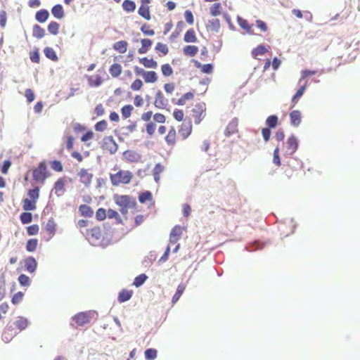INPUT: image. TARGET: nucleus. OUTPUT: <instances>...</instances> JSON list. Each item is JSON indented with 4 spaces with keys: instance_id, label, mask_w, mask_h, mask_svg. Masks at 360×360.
<instances>
[{
    "instance_id": "obj_1",
    "label": "nucleus",
    "mask_w": 360,
    "mask_h": 360,
    "mask_svg": "<svg viewBox=\"0 0 360 360\" xmlns=\"http://www.w3.org/2000/svg\"><path fill=\"white\" fill-rule=\"evenodd\" d=\"M114 200L116 205L120 207V212L126 214L129 209H134L136 206V202L134 198L127 195H115Z\"/></svg>"
},
{
    "instance_id": "obj_2",
    "label": "nucleus",
    "mask_w": 360,
    "mask_h": 360,
    "mask_svg": "<svg viewBox=\"0 0 360 360\" xmlns=\"http://www.w3.org/2000/svg\"><path fill=\"white\" fill-rule=\"evenodd\" d=\"M132 177L133 174L129 171L120 170L115 174H110V180L114 186L121 184H127L131 181Z\"/></svg>"
},
{
    "instance_id": "obj_3",
    "label": "nucleus",
    "mask_w": 360,
    "mask_h": 360,
    "mask_svg": "<svg viewBox=\"0 0 360 360\" xmlns=\"http://www.w3.org/2000/svg\"><path fill=\"white\" fill-rule=\"evenodd\" d=\"M33 179L39 183H44L46 179L49 176L47 167L44 162L39 164L38 167L33 169L32 172Z\"/></svg>"
},
{
    "instance_id": "obj_4",
    "label": "nucleus",
    "mask_w": 360,
    "mask_h": 360,
    "mask_svg": "<svg viewBox=\"0 0 360 360\" xmlns=\"http://www.w3.org/2000/svg\"><path fill=\"white\" fill-rule=\"evenodd\" d=\"M206 115V105L205 103H197L192 109V116L196 124L200 123Z\"/></svg>"
},
{
    "instance_id": "obj_5",
    "label": "nucleus",
    "mask_w": 360,
    "mask_h": 360,
    "mask_svg": "<svg viewBox=\"0 0 360 360\" xmlns=\"http://www.w3.org/2000/svg\"><path fill=\"white\" fill-rule=\"evenodd\" d=\"M103 148L110 154H114L118 149V146L112 136L103 139Z\"/></svg>"
},
{
    "instance_id": "obj_6",
    "label": "nucleus",
    "mask_w": 360,
    "mask_h": 360,
    "mask_svg": "<svg viewBox=\"0 0 360 360\" xmlns=\"http://www.w3.org/2000/svg\"><path fill=\"white\" fill-rule=\"evenodd\" d=\"M192 132V124L190 119L185 120L180 126L179 134L182 139H186Z\"/></svg>"
},
{
    "instance_id": "obj_7",
    "label": "nucleus",
    "mask_w": 360,
    "mask_h": 360,
    "mask_svg": "<svg viewBox=\"0 0 360 360\" xmlns=\"http://www.w3.org/2000/svg\"><path fill=\"white\" fill-rule=\"evenodd\" d=\"M86 237L90 242H96L102 238V231L100 226H94L87 229L86 231Z\"/></svg>"
},
{
    "instance_id": "obj_8",
    "label": "nucleus",
    "mask_w": 360,
    "mask_h": 360,
    "mask_svg": "<svg viewBox=\"0 0 360 360\" xmlns=\"http://www.w3.org/2000/svg\"><path fill=\"white\" fill-rule=\"evenodd\" d=\"M79 181L83 184L86 187H88L93 179V174L86 169H81L77 174Z\"/></svg>"
},
{
    "instance_id": "obj_9",
    "label": "nucleus",
    "mask_w": 360,
    "mask_h": 360,
    "mask_svg": "<svg viewBox=\"0 0 360 360\" xmlns=\"http://www.w3.org/2000/svg\"><path fill=\"white\" fill-rule=\"evenodd\" d=\"M154 105L159 109H165L168 105V100L165 97L162 91H158L155 94Z\"/></svg>"
},
{
    "instance_id": "obj_10",
    "label": "nucleus",
    "mask_w": 360,
    "mask_h": 360,
    "mask_svg": "<svg viewBox=\"0 0 360 360\" xmlns=\"http://www.w3.org/2000/svg\"><path fill=\"white\" fill-rule=\"evenodd\" d=\"M298 148V141L295 136H290L286 142V153L292 155Z\"/></svg>"
},
{
    "instance_id": "obj_11",
    "label": "nucleus",
    "mask_w": 360,
    "mask_h": 360,
    "mask_svg": "<svg viewBox=\"0 0 360 360\" xmlns=\"http://www.w3.org/2000/svg\"><path fill=\"white\" fill-rule=\"evenodd\" d=\"M183 233V228L181 226H175L169 234V243L175 244L181 238Z\"/></svg>"
},
{
    "instance_id": "obj_12",
    "label": "nucleus",
    "mask_w": 360,
    "mask_h": 360,
    "mask_svg": "<svg viewBox=\"0 0 360 360\" xmlns=\"http://www.w3.org/2000/svg\"><path fill=\"white\" fill-rule=\"evenodd\" d=\"M73 319L79 326H82L90 322V317L87 312H80L76 314Z\"/></svg>"
},
{
    "instance_id": "obj_13",
    "label": "nucleus",
    "mask_w": 360,
    "mask_h": 360,
    "mask_svg": "<svg viewBox=\"0 0 360 360\" xmlns=\"http://www.w3.org/2000/svg\"><path fill=\"white\" fill-rule=\"evenodd\" d=\"M238 120L235 117L232 119L228 124L226 130L225 135L229 136L238 132Z\"/></svg>"
},
{
    "instance_id": "obj_14",
    "label": "nucleus",
    "mask_w": 360,
    "mask_h": 360,
    "mask_svg": "<svg viewBox=\"0 0 360 360\" xmlns=\"http://www.w3.org/2000/svg\"><path fill=\"white\" fill-rule=\"evenodd\" d=\"M56 226L57 224L53 218H51L47 221L44 226V229L47 234L49 235V239L53 238V236L55 235L56 231Z\"/></svg>"
},
{
    "instance_id": "obj_15",
    "label": "nucleus",
    "mask_w": 360,
    "mask_h": 360,
    "mask_svg": "<svg viewBox=\"0 0 360 360\" xmlns=\"http://www.w3.org/2000/svg\"><path fill=\"white\" fill-rule=\"evenodd\" d=\"M65 184L66 180L65 178H60L55 182L53 189L57 196H61L64 194L65 191Z\"/></svg>"
},
{
    "instance_id": "obj_16",
    "label": "nucleus",
    "mask_w": 360,
    "mask_h": 360,
    "mask_svg": "<svg viewBox=\"0 0 360 360\" xmlns=\"http://www.w3.org/2000/svg\"><path fill=\"white\" fill-rule=\"evenodd\" d=\"M195 96V91H189L184 94L174 103L178 105H185L188 101H193Z\"/></svg>"
},
{
    "instance_id": "obj_17",
    "label": "nucleus",
    "mask_w": 360,
    "mask_h": 360,
    "mask_svg": "<svg viewBox=\"0 0 360 360\" xmlns=\"http://www.w3.org/2000/svg\"><path fill=\"white\" fill-rule=\"evenodd\" d=\"M290 124L294 127H297L301 123L302 115L299 110H292L290 113Z\"/></svg>"
},
{
    "instance_id": "obj_18",
    "label": "nucleus",
    "mask_w": 360,
    "mask_h": 360,
    "mask_svg": "<svg viewBox=\"0 0 360 360\" xmlns=\"http://www.w3.org/2000/svg\"><path fill=\"white\" fill-rule=\"evenodd\" d=\"M37 266L36 259L32 257H29L25 260V267L30 273L35 271Z\"/></svg>"
},
{
    "instance_id": "obj_19",
    "label": "nucleus",
    "mask_w": 360,
    "mask_h": 360,
    "mask_svg": "<svg viewBox=\"0 0 360 360\" xmlns=\"http://www.w3.org/2000/svg\"><path fill=\"white\" fill-rule=\"evenodd\" d=\"M87 81L89 85L91 87H98L103 83L102 77L98 75L88 76Z\"/></svg>"
},
{
    "instance_id": "obj_20",
    "label": "nucleus",
    "mask_w": 360,
    "mask_h": 360,
    "mask_svg": "<svg viewBox=\"0 0 360 360\" xmlns=\"http://www.w3.org/2000/svg\"><path fill=\"white\" fill-rule=\"evenodd\" d=\"M134 292L131 290L123 289L120 292L117 300L120 303L127 302L131 298Z\"/></svg>"
},
{
    "instance_id": "obj_21",
    "label": "nucleus",
    "mask_w": 360,
    "mask_h": 360,
    "mask_svg": "<svg viewBox=\"0 0 360 360\" xmlns=\"http://www.w3.org/2000/svg\"><path fill=\"white\" fill-rule=\"evenodd\" d=\"M176 130L174 127H171L165 137V141L168 146H174L176 143Z\"/></svg>"
},
{
    "instance_id": "obj_22",
    "label": "nucleus",
    "mask_w": 360,
    "mask_h": 360,
    "mask_svg": "<svg viewBox=\"0 0 360 360\" xmlns=\"http://www.w3.org/2000/svg\"><path fill=\"white\" fill-rule=\"evenodd\" d=\"M123 157L125 160L131 162H138L140 158L138 153L129 150L123 153Z\"/></svg>"
},
{
    "instance_id": "obj_23",
    "label": "nucleus",
    "mask_w": 360,
    "mask_h": 360,
    "mask_svg": "<svg viewBox=\"0 0 360 360\" xmlns=\"http://www.w3.org/2000/svg\"><path fill=\"white\" fill-rule=\"evenodd\" d=\"M13 325L17 329H18L19 331H22L27 327L28 321L25 317L18 316L16 321L13 323Z\"/></svg>"
},
{
    "instance_id": "obj_24",
    "label": "nucleus",
    "mask_w": 360,
    "mask_h": 360,
    "mask_svg": "<svg viewBox=\"0 0 360 360\" xmlns=\"http://www.w3.org/2000/svg\"><path fill=\"white\" fill-rule=\"evenodd\" d=\"M199 51V49L197 46L194 45H187L185 46L183 49V53L186 56L193 57L195 56Z\"/></svg>"
},
{
    "instance_id": "obj_25",
    "label": "nucleus",
    "mask_w": 360,
    "mask_h": 360,
    "mask_svg": "<svg viewBox=\"0 0 360 360\" xmlns=\"http://www.w3.org/2000/svg\"><path fill=\"white\" fill-rule=\"evenodd\" d=\"M292 13L296 18H300V19L302 18L303 16H304L307 18V20H308L309 21H311L312 18H313L312 14L309 11L302 12L300 9L294 8L292 10Z\"/></svg>"
},
{
    "instance_id": "obj_26",
    "label": "nucleus",
    "mask_w": 360,
    "mask_h": 360,
    "mask_svg": "<svg viewBox=\"0 0 360 360\" xmlns=\"http://www.w3.org/2000/svg\"><path fill=\"white\" fill-rule=\"evenodd\" d=\"M37 202L25 198L22 200V208L25 211H33L37 209Z\"/></svg>"
},
{
    "instance_id": "obj_27",
    "label": "nucleus",
    "mask_w": 360,
    "mask_h": 360,
    "mask_svg": "<svg viewBox=\"0 0 360 360\" xmlns=\"http://www.w3.org/2000/svg\"><path fill=\"white\" fill-rule=\"evenodd\" d=\"M51 13L58 19H61L65 15L63 8L60 4H57L53 6L51 8Z\"/></svg>"
},
{
    "instance_id": "obj_28",
    "label": "nucleus",
    "mask_w": 360,
    "mask_h": 360,
    "mask_svg": "<svg viewBox=\"0 0 360 360\" xmlns=\"http://www.w3.org/2000/svg\"><path fill=\"white\" fill-rule=\"evenodd\" d=\"M184 40L186 43H194L197 41V37L193 29H189L184 34Z\"/></svg>"
},
{
    "instance_id": "obj_29",
    "label": "nucleus",
    "mask_w": 360,
    "mask_h": 360,
    "mask_svg": "<svg viewBox=\"0 0 360 360\" xmlns=\"http://www.w3.org/2000/svg\"><path fill=\"white\" fill-rule=\"evenodd\" d=\"M122 71V68L119 63H113L109 68V72L113 77H119Z\"/></svg>"
},
{
    "instance_id": "obj_30",
    "label": "nucleus",
    "mask_w": 360,
    "mask_h": 360,
    "mask_svg": "<svg viewBox=\"0 0 360 360\" xmlns=\"http://www.w3.org/2000/svg\"><path fill=\"white\" fill-rule=\"evenodd\" d=\"M79 211L82 216L85 217H91L94 214L93 210L86 205H81L79 207Z\"/></svg>"
},
{
    "instance_id": "obj_31",
    "label": "nucleus",
    "mask_w": 360,
    "mask_h": 360,
    "mask_svg": "<svg viewBox=\"0 0 360 360\" xmlns=\"http://www.w3.org/2000/svg\"><path fill=\"white\" fill-rule=\"evenodd\" d=\"M143 78L146 83H154L158 80V75L155 71H146Z\"/></svg>"
},
{
    "instance_id": "obj_32",
    "label": "nucleus",
    "mask_w": 360,
    "mask_h": 360,
    "mask_svg": "<svg viewBox=\"0 0 360 360\" xmlns=\"http://www.w3.org/2000/svg\"><path fill=\"white\" fill-rule=\"evenodd\" d=\"M139 62L147 68H156L158 67V63L153 58H148L146 57L140 58Z\"/></svg>"
},
{
    "instance_id": "obj_33",
    "label": "nucleus",
    "mask_w": 360,
    "mask_h": 360,
    "mask_svg": "<svg viewBox=\"0 0 360 360\" xmlns=\"http://www.w3.org/2000/svg\"><path fill=\"white\" fill-rule=\"evenodd\" d=\"M238 23L239 26L245 30L247 32L252 34V25H250L245 19H243L240 17H238L237 19Z\"/></svg>"
},
{
    "instance_id": "obj_34",
    "label": "nucleus",
    "mask_w": 360,
    "mask_h": 360,
    "mask_svg": "<svg viewBox=\"0 0 360 360\" xmlns=\"http://www.w3.org/2000/svg\"><path fill=\"white\" fill-rule=\"evenodd\" d=\"M49 13L46 9H41L37 12L35 15L36 20L39 22H44L48 20Z\"/></svg>"
},
{
    "instance_id": "obj_35",
    "label": "nucleus",
    "mask_w": 360,
    "mask_h": 360,
    "mask_svg": "<svg viewBox=\"0 0 360 360\" xmlns=\"http://www.w3.org/2000/svg\"><path fill=\"white\" fill-rule=\"evenodd\" d=\"M15 334L16 332L13 331L11 326L6 327L2 334V339L4 341L8 342Z\"/></svg>"
},
{
    "instance_id": "obj_36",
    "label": "nucleus",
    "mask_w": 360,
    "mask_h": 360,
    "mask_svg": "<svg viewBox=\"0 0 360 360\" xmlns=\"http://www.w3.org/2000/svg\"><path fill=\"white\" fill-rule=\"evenodd\" d=\"M141 47L139 49L138 52L140 54L146 53L151 46L152 41L149 39H141Z\"/></svg>"
},
{
    "instance_id": "obj_37",
    "label": "nucleus",
    "mask_w": 360,
    "mask_h": 360,
    "mask_svg": "<svg viewBox=\"0 0 360 360\" xmlns=\"http://www.w3.org/2000/svg\"><path fill=\"white\" fill-rule=\"evenodd\" d=\"M127 42L126 41H119L114 44L113 49L120 53H124L127 50Z\"/></svg>"
},
{
    "instance_id": "obj_38",
    "label": "nucleus",
    "mask_w": 360,
    "mask_h": 360,
    "mask_svg": "<svg viewBox=\"0 0 360 360\" xmlns=\"http://www.w3.org/2000/svg\"><path fill=\"white\" fill-rule=\"evenodd\" d=\"M195 65L196 68H200L201 72L203 73L210 74L213 71V65L212 64L202 65L198 61H195Z\"/></svg>"
},
{
    "instance_id": "obj_39",
    "label": "nucleus",
    "mask_w": 360,
    "mask_h": 360,
    "mask_svg": "<svg viewBox=\"0 0 360 360\" xmlns=\"http://www.w3.org/2000/svg\"><path fill=\"white\" fill-rule=\"evenodd\" d=\"M32 34L37 39H41L45 35V30L41 26L34 25L32 28Z\"/></svg>"
},
{
    "instance_id": "obj_40",
    "label": "nucleus",
    "mask_w": 360,
    "mask_h": 360,
    "mask_svg": "<svg viewBox=\"0 0 360 360\" xmlns=\"http://www.w3.org/2000/svg\"><path fill=\"white\" fill-rule=\"evenodd\" d=\"M185 289H186V286L184 284H180L178 285L175 294L174 295V296L172 297V302L173 304H174L179 301L181 296L184 293Z\"/></svg>"
},
{
    "instance_id": "obj_41",
    "label": "nucleus",
    "mask_w": 360,
    "mask_h": 360,
    "mask_svg": "<svg viewBox=\"0 0 360 360\" xmlns=\"http://www.w3.org/2000/svg\"><path fill=\"white\" fill-rule=\"evenodd\" d=\"M139 14L146 20L150 19V13L148 5H141L139 8Z\"/></svg>"
},
{
    "instance_id": "obj_42",
    "label": "nucleus",
    "mask_w": 360,
    "mask_h": 360,
    "mask_svg": "<svg viewBox=\"0 0 360 360\" xmlns=\"http://www.w3.org/2000/svg\"><path fill=\"white\" fill-rule=\"evenodd\" d=\"M38 246V240L37 238L29 239L26 243V250L27 252H32L37 250Z\"/></svg>"
},
{
    "instance_id": "obj_43",
    "label": "nucleus",
    "mask_w": 360,
    "mask_h": 360,
    "mask_svg": "<svg viewBox=\"0 0 360 360\" xmlns=\"http://www.w3.org/2000/svg\"><path fill=\"white\" fill-rule=\"evenodd\" d=\"M139 200L141 203H145L146 201H152L153 195L151 192L149 191L141 192L139 195Z\"/></svg>"
},
{
    "instance_id": "obj_44",
    "label": "nucleus",
    "mask_w": 360,
    "mask_h": 360,
    "mask_svg": "<svg viewBox=\"0 0 360 360\" xmlns=\"http://www.w3.org/2000/svg\"><path fill=\"white\" fill-rule=\"evenodd\" d=\"M44 53L46 58L51 59L53 61L58 60V56L53 49L51 47H46L44 50Z\"/></svg>"
},
{
    "instance_id": "obj_45",
    "label": "nucleus",
    "mask_w": 360,
    "mask_h": 360,
    "mask_svg": "<svg viewBox=\"0 0 360 360\" xmlns=\"http://www.w3.org/2000/svg\"><path fill=\"white\" fill-rule=\"evenodd\" d=\"M122 8L127 12H133L136 9V4L133 1L124 0L122 3Z\"/></svg>"
},
{
    "instance_id": "obj_46",
    "label": "nucleus",
    "mask_w": 360,
    "mask_h": 360,
    "mask_svg": "<svg viewBox=\"0 0 360 360\" xmlns=\"http://www.w3.org/2000/svg\"><path fill=\"white\" fill-rule=\"evenodd\" d=\"M306 87H307V82H305L298 90L296 92V94L294 95V96L292 97V103L295 105L300 98L303 95L305 89H306Z\"/></svg>"
},
{
    "instance_id": "obj_47",
    "label": "nucleus",
    "mask_w": 360,
    "mask_h": 360,
    "mask_svg": "<svg viewBox=\"0 0 360 360\" xmlns=\"http://www.w3.org/2000/svg\"><path fill=\"white\" fill-rule=\"evenodd\" d=\"M268 51L267 49L263 45H259L252 51V55L254 58H257L258 56H262Z\"/></svg>"
},
{
    "instance_id": "obj_48",
    "label": "nucleus",
    "mask_w": 360,
    "mask_h": 360,
    "mask_svg": "<svg viewBox=\"0 0 360 360\" xmlns=\"http://www.w3.org/2000/svg\"><path fill=\"white\" fill-rule=\"evenodd\" d=\"M107 217L109 219H115L117 224H122V220L118 212L114 210L109 209L107 211Z\"/></svg>"
},
{
    "instance_id": "obj_49",
    "label": "nucleus",
    "mask_w": 360,
    "mask_h": 360,
    "mask_svg": "<svg viewBox=\"0 0 360 360\" xmlns=\"http://www.w3.org/2000/svg\"><path fill=\"white\" fill-rule=\"evenodd\" d=\"M134 108L131 105H126L121 108L122 117L127 119L131 115Z\"/></svg>"
},
{
    "instance_id": "obj_50",
    "label": "nucleus",
    "mask_w": 360,
    "mask_h": 360,
    "mask_svg": "<svg viewBox=\"0 0 360 360\" xmlns=\"http://www.w3.org/2000/svg\"><path fill=\"white\" fill-rule=\"evenodd\" d=\"M147 278L148 276L146 274H141L134 278L133 285L136 286V288H139L145 283Z\"/></svg>"
},
{
    "instance_id": "obj_51",
    "label": "nucleus",
    "mask_w": 360,
    "mask_h": 360,
    "mask_svg": "<svg viewBox=\"0 0 360 360\" xmlns=\"http://www.w3.org/2000/svg\"><path fill=\"white\" fill-rule=\"evenodd\" d=\"M207 28L212 31H219L220 28V22L219 19H212L209 20L207 24Z\"/></svg>"
},
{
    "instance_id": "obj_52",
    "label": "nucleus",
    "mask_w": 360,
    "mask_h": 360,
    "mask_svg": "<svg viewBox=\"0 0 360 360\" xmlns=\"http://www.w3.org/2000/svg\"><path fill=\"white\" fill-rule=\"evenodd\" d=\"M278 117L276 115H270L266 120V124L269 128H275L278 124Z\"/></svg>"
},
{
    "instance_id": "obj_53",
    "label": "nucleus",
    "mask_w": 360,
    "mask_h": 360,
    "mask_svg": "<svg viewBox=\"0 0 360 360\" xmlns=\"http://www.w3.org/2000/svg\"><path fill=\"white\" fill-rule=\"evenodd\" d=\"M60 25L56 21H51L48 25V31L53 35L58 33Z\"/></svg>"
},
{
    "instance_id": "obj_54",
    "label": "nucleus",
    "mask_w": 360,
    "mask_h": 360,
    "mask_svg": "<svg viewBox=\"0 0 360 360\" xmlns=\"http://www.w3.org/2000/svg\"><path fill=\"white\" fill-rule=\"evenodd\" d=\"M27 195L30 198V200H32L37 202L39 198V188L38 187H36L33 189L29 190Z\"/></svg>"
},
{
    "instance_id": "obj_55",
    "label": "nucleus",
    "mask_w": 360,
    "mask_h": 360,
    "mask_svg": "<svg viewBox=\"0 0 360 360\" xmlns=\"http://www.w3.org/2000/svg\"><path fill=\"white\" fill-rule=\"evenodd\" d=\"M20 221L22 224H26L32 222V215L30 212H25L21 213L20 216Z\"/></svg>"
},
{
    "instance_id": "obj_56",
    "label": "nucleus",
    "mask_w": 360,
    "mask_h": 360,
    "mask_svg": "<svg viewBox=\"0 0 360 360\" xmlns=\"http://www.w3.org/2000/svg\"><path fill=\"white\" fill-rule=\"evenodd\" d=\"M221 4L219 3H215L211 6L210 8V14L212 16H217L221 13Z\"/></svg>"
},
{
    "instance_id": "obj_57",
    "label": "nucleus",
    "mask_w": 360,
    "mask_h": 360,
    "mask_svg": "<svg viewBox=\"0 0 360 360\" xmlns=\"http://www.w3.org/2000/svg\"><path fill=\"white\" fill-rule=\"evenodd\" d=\"M161 71L164 76L169 77L173 74V70L169 64L166 63L162 65Z\"/></svg>"
},
{
    "instance_id": "obj_58",
    "label": "nucleus",
    "mask_w": 360,
    "mask_h": 360,
    "mask_svg": "<svg viewBox=\"0 0 360 360\" xmlns=\"http://www.w3.org/2000/svg\"><path fill=\"white\" fill-rule=\"evenodd\" d=\"M157 353L155 349H148L145 351V357L147 360H153L157 357Z\"/></svg>"
},
{
    "instance_id": "obj_59",
    "label": "nucleus",
    "mask_w": 360,
    "mask_h": 360,
    "mask_svg": "<svg viewBox=\"0 0 360 360\" xmlns=\"http://www.w3.org/2000/svg\"><path fill=\"white\" fill-rule=\"evenodd\" d=\"M141 31L147 36H153L155 34V31L150 28L149 25L146 23L141 27Z\"/></svg>"
},
{
    "instance_id": "obj_60",
    "label": "nucleus",
    "mask_w": 360,
    "mask_h": 360,
    "mask_svg": "<svg viewBox=\"0 0 360 360\" xmlns=\"http://www.w3.org/2000/svg\"><path fill=\"white\" fill-rule=\"evenodd\" d=\"M164 167L158 163L156 164L153 169V175L155 181H158L160 179V174L163 171Z\"/></svg>"
},
{
    "instance_id": "obj_61",
    "label": "nucleus",
    "mask_w": 360,
    "mask_h": 360,
    "mask_svg": "<svg viewBox=\"0 0 360 360\" xmlns=\"http://www.w3.org/2000/svg\"><path fill=\"white\" fill-rule=\"evenodd\" d=\"M156 129V124L155 122H148L146 126V131L150 136L154 134Z\"/></svg>"
},
{
    "instance_id": "obj_62",
    "label": "nucleus",
    "mask_w": 360,
    "mask_h": 360,
    "mask_svg": "<svg viewBox=\"0 0 360 360\" xmlns=\"http://www.w3.org/2000/svg\"><path fill=\"white\" fill-rule=\"evenodd\" d=\"M107 217V211L103 208H99L96 212V218L98 221H103Z\"/></svg>"
},
{
    "instance_id": "obj_63",
    "label": "nucleus",
    "mask_w": 360,
    "mask_h": 360,
    "mask_svg": "<svg viewBox=\"0 0 360 360\" xmlns=\"http://www.w3.org/2000/svg\"><path fill=\"white\" fill-rule=\"evenodd\" d=\"M155 50L162 53L163 55H167L169 52V49L166 44L161 42L157 43L155 46Z\"/></svg>"
},
{
    "instance_id": "obj_64",
    "label": "nucleus",
    "mask_w": 360,
    "mask_h": 360,
    "mask_svg": "<svg viewBox=\"0 0 360 360\" xmlns=\"http://www.w3.org/2000/svg\"><path fill=\"white\" fill-rule=\"evenodd\" d=\"M39 226L37 224H33V225L29 226L27 228V232L29 236L37 235L39 233Z\"/></svg>"
}]
</instances>
